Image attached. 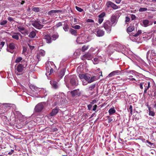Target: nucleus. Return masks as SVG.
Masks as SVG:
<instances>
[{
	"instance_id": "obj_48",
	"label": "nucleus",
	"mask_w": 156,
	"mask_h": 156,
	"mask_svg": "<svg viewBox=\"0 0 156 156\" xmlns=\"http://www.w3.org/2000/svg\"><path fill=\"white\" fill-rule=\"evenodd\" d=\"M85 75L86 74H79V76L80 78L82 80H83V79Z\"/></svg>"
},
{
	"instance_id": "obj_11",
	"label": "nucleus",
	"mask_w": 156,
	"mask_h": 156,
	"mask_svg": "<svg viewBox=\"0 0 156 156\" xmlns=\"http://www.w3.org/2000/svg\"><path fill=\"white\" fill-rule=\"evenodd\" d=\"M23 66L22 64H19L15 69L16 73L17 75H20V74H18V73H17V72L18 73H22L23 70Z\"/></svg>"
},
{
	"instance_id": "obj_23",
	"label": "nucleus",
	"mask_w": 156,
	"mask_h": 156,
	"mask_svg": "<svg viewBox=\"0 0 156 156\" xmlns=\"http://www.w3.org/2000/svg\"><path fill=\"white\" fill-rule=\"evenodd\" d=\"M11 35L12 36V37L16 40H18L19 39V36H21L20 34L19 33H13L11 34Z\"/></svg>"
},
{
	"instance_id": "obj_60",
	"label": "nucleus",
	"mask_w": 156,
	"mask_h": 156,
	"mask_svg": "<svg viewBox=\"0 0 156 156\" xmlns=\"http://www.w3.org/2000/svg\"><path fill=\"white\" fill-rule=\"evenodd\" d=\"M108 117L109 118L108 119V122L110 123L113 121L112 117Z\"/></svg>"
},
{
	"instance_id": "obj_38",
	"label": "nucleus",
	"mask_w": 156,
	"mask_h": 156,
	"mask_svg": "<svg viewBox=\"0 0 156 156\" xmlns=\"http://www.w3.org/2000/svg\"><path fill=\"white\" fill-rule=\"evenodd\" d=\"M38 53L41 56H44L45 54V52L43 50H41L39 51Z\"/></svg>"
},
{
	"instance_id": "obj_18",
	"label": "nucleus",
	"mask_w": 156,
	"mask_h": 156,
	"mask_svg": "<svg viewBox=\"0 0 156 156\" xmlns=\"http://www.w3.org/2000/svg\"><path fill=\"white\" fill-rule=\"evenodd\" d=\"M59 110V108L57 107H56L55 108L53 109L52 110L51 112L49 114L48 116L50 118L51 116H54L56 115V114L58 112Z\"/></svg>"
},
{
	"instance_id": "obj_33",
	"label": "nucleus",
	"mask_w": 156,
	"mask_h": 156,
	"mask_svg": "<svg viewBox=\"0 0 156 156\" xmlns=\"http://www.w3.org/2000/svg\"><path fill=\"white\" fill-rule=\"evenodd\" d=\"M56 13L55 10H51L48 12V14L51 16H53L54 15V13Z\"/></svg>"
},
{
	"instance_id": "obj_21",
	"label": "nucleus",
	"mask_w": 156,
	"mask_h": 156,
	"mask_svg": "<svg viewBox=\"0 0 156 156\" xmlns=\"http://www.w3.org/2000/svg\"><path fill=\"white\" fill-rule=\"evenodd\" d=\"M98 56L99 57V59H98L97 58H95L94 59V60L93 61V63L94 64H98V63L99 61H103L104 60V59L102 60V59H101V58H105L104 55L103 56L102 58H101V56Z\"/></svg>"
},
{
	"instance_id": "obj_30",
	"label": "nucleus",
	"mask_w": 156,
	"mask_h": 156,
	"mask_svg": "<svg viewBox=\"0 0 156 156\" xmlns=\"http://www.w3.org/2000/svg\"><path fill=\"white\" fill-rule=\"evenodd\" d=\"M40 92H44L43 95L41 97V98L45 97V96H47L48 93L47 91L46 90L44 89H41L40 90Z\"/></svg>"
},
{
	"instance_id": "obj_31",
	"label": "nucleus",
	"mask_w": 156,
	"mask_h": 156,
	"mask_svg": "<svg viewBox=\"0 0 156 156\" xmlns=\"http://www.w3.org/2000/svg\"><path fill=\"white\" fill-rule=\"evenodd\" d=\"M19 120L21 121H24V120L26 119V117L22 115L20 113H19Z\"/></svg>"
},
{
	"instance_id": "obj_58",
	"label": "nucleus",
	"mask_w": 156,
	"mask_h": 156,
	"mask_svg": "<svg viewBox=\"0 0 156 156\" xmlns=\"http://www.w3.org/2000/svg\"><path fill=\"white\" fill-rule=\"evenodd\" d=\"M86 22L87 23H94V20L92 19H88L87 20Z\"/></svg>"
},
{
	"instance_id": "obj_3",
	"label": "nucleus",
	"mask_w": 156,
	"mask_h": 156,
	"mask_svg": "<svg viewBox=\"0 0 156 156\" xmlns=\"http://www.w3.org/2000/svg\"><path fill=\"white\" fill-rule=\"evenodd\" d=\"M52 67H55V66L53 62H48L46 64V69L47 73L45 74L47 76L48 79L49 80H51V78L49 76H48V73H49V71L50 69Z\"/></svg>"
},
{
	"instance_id": "obj_2",
	"label": "nucleus",
	"mask_w": 156,
	"mask_h": 156,
	"mask_svg": "<svg viewBox=\"0 0 156 156\" xmlns=\"http://www.w3.org/2000/svg\"><path fill=\"white\" fill-rule=\"evenodd\" d=\"M29 86L32 92L31 93L33 94V95L31 96L32 97H38V94L39 93V94H44V92H40V90L41 89L39 88L38 87L34 86L31 84L29 85Z\"/></svg>"
},
{
	"instance_id": "obj_14",
	"label": "nucleus",
	"mask_w": 156,
	"mask_h": 156,
	"mask_svg": "<svg viewBox=\"0 0 156 156\" xmlns=\"http://www.w3.org/2000/svg\"><path fill=\"white\" fill-rule=\"evenodd\" d=\"M50 83L52 87L54 89H57L58 88L59 85L56 81L54 80H51L50 81Z\"/></svg>"
},
{
	"instance_id": "obj_62",
	"label": "nucleus",
	"mask_w": 156,
	"mask_h": 156,
	"mask_svg": "<svg viewBox=\"0 0 156 156\" xmlns=\"http://www.w3.org/2000/svg\"><path fill=\"white\" fill-rule=\"evenodd\" d=\"M41 56L39 54V53H38L36 56V57L37 59H38V61L40 60V58Z\"/></svg>"
},
{
	"instance_id": "obj_40",
	"label": "nucleus",
	"mask_w": 156,
	"mask_h": 156,
	"mask_svg": "<svg viewBox=\"0 0 156 156\" xmlns=\"http://www.w3.org/2000/svg\"><path fill=\"white\" fill-rule=\"evenodd\" d=\"M134 30V27H129L127 29V31L128 32H131Z\"/></svg>"
},
{
	"instance_id": "obj_57",
	"label": "nucleus",
	"mask_w": 156,
	"mask_h": 156,
	"mask_svg": "<svg viewBox=\"0 0 156 156\" xmlns=\"http://www.w3.org/2000/svg\"><path fill=\"white\" fill-rule=\"evenodd\" d=\"M149 115H150L153 116H154L155 113L153 112L150 111L149 112Z\"/></svg>"
},
{
	"instance_id": "obj_16",
	"label": "nucleus",
	"mask_w": 156,
	"mask_h": 156,
	"mask_svg": "<svg viewBox=\"0 0 156 156\" xmlns=\"http://www.w3.org/2000/svg\"><path fill=\"white\" fill-rule=\"evenodd\" d=\"M110 22L113 26H114L117 23L118 21V19L117 16L114 15L112 16L111 18Z\"/></svg>"
},
{
	"instance_id": "obj_22",
	"label": "nucleus",
	"mask_w": 156,
	"mask_h": 156,
	"mask_svg": "<svg viewBox=\"0 0 156 156\" xmlns=\"http://www.w3.org/2000/svg\"><path fill=\"white\" fill-rule=\"evenodd\" d=\"M148 94L150 96H154L156 95V90L155 89L154 90H150L147 92Z\"/></svg>"
},
{
	"instance_id": "obj_32",
	"label": "nucleus",
	"mask_w": 156,
	"mask_h": 156,
	"mask_svg": "<svg viewBox=\"0 0 156 156\" xmlns=\"http://www.w3.org/2000/svg\"><path fill=\"white\" fill-rule=\"evenodd\" d=\"M69 31L73 35L75 36H76V35L77 30H76L71 29L69 30Z\"/></svg>"
},
{
	"instance_id": "obj_47",
	"label": "nucleus",
	"mask_w": 156,
	"mask_h": 156,
	"mask_svg": "<svg viewBox=\"0 0 156 156\" xmlns=\"http://www.w3.org/2000/svg\"><path fill=\"white\" fill-rule=\"evenodd\" d=\"M129 112H130V114L131 115H132V106L131 105H130L129 108L128 109Z\"/></svg>"
},
{
	"instance_id": "obj_45",
	"label": "nucleus",
	"mask_w": 156,
	"mask_h": 156,
	"mask_svg": "<svg viewBox=\"0 0 156 156\" xmlns=\"http://www.w3.org/2000/svg\"><path fill=\"white\" fill-rule=\"evenodd\" d=\"M70 79V77H69L68 76H66L64 78V81L65 83L66 84L67 83L69 79Z\"/></svg>"
},
{
	"instance_id": "obj_51",
	"label": "nucleus",
	"mask_w": 156,
	"mask_h": 156,
	"mask_svg": "<svg viewBox=\"0 0 156 156\" xmlns=\"http://www.w3.org/2000/svg\"><path fill=\"white\" fill-rule=\"evenodd\" d=\"M75 8L76 10L79 12H81L83 11V9L77 6H76Z\"/></svg>"
},
{
	"instance_id": "obj_56",
	"label": "nucleus",
	"mask_w": 156,
	"mask_h": 156,
	"mask_svg": "<svg viewBox=\"0 0 156 156\" xmlns=\"http://www.w3.org/2000/svg\"><path fill=\"white\" fill-rule=\"evenodd\" d=\"M73 27L76 29H79L81 27L80 25H76Z\"/></svg>"
},
{
	"instance_id": "obj_59",
	"label": "nucleus",
	"mask_w": 156,
	"mask_h": 156,
	"mask_svg": "<svg viewBox=\"0 0 156 156\" xmlns=\"http://www.w3.org/2000/svg\"><path fill=\"white\" fill-rule=\"evenodd\" d=\"M62 25V24L61 22H58L56 25V27H58L60 26H61Z\"/></svg>"
},
{
	"instance_id": "obj_42",
	"label": "nucleus",
	"mask_w": 156,
	"mask_h": 156,
	"mask_svg": "<svg viewBox=\"0 0 156 156\" xmlns=\"http://www.w3.org/2000/svg\"><path fill=\"white\" fill-rule=\"evenodd\" d=\"M155 56H156V53H155V51L153 50H152L150 55V57L152 58V57H154Z\"/></svg>"
},
{
	"instance_id": "obj_34",
	"label": "nucleus",
	"mask_w": 156,
	"mask_h": 156,
	"mask_svg": "<svg viewBox=\"0 0 156 156\" xmlns=\"http://www.w3.org/2000/svg\"><path fill=\"white\" fill-rule=\"evenodd\" d=\"M65 70L64 69L61 70L60 72L59 76L61 78H62L65 74Z\"/></svg>"
},
{
	"instance_id": "obj_12",
	"label": "nucleus",
	"mask_w": 156,
	"mask_h": 156,
	"mask_svg": "<svg viewBox=\"0 0 156 156\" xmlns=\"http://www.w3.org/2000/svg\"><path fill=\"white\" fill-rule=\"evenodd\" d=\"M93 57L94 55L88 51L87 53L83 56V58L90 60Z\"/></svg>"
},
{
	"instance_id": "obj_36",
	"label": "nucleus",
	"mask_w": 156,
	"mask_h": 156,
	"mask_svg": "<svg viewBox=\"0 0 156 156\" xmlns=\"http://www.w3.org/2000/svg\"><path fill=\"white\" fill-rule=\"evenodd\" d=\"M90 77L88 75V74H86L83 79V80H85L86 81H87L88 83V82L90 81Z\"/></svg>"
},
{
	"instance_id": "obj_20",
	"label": "nucleus",
	"mask_w": 156,
	"mask_h": 156,
	"mask_svg": "<svg viewBox=\"0 0 156 156\" xmlns=\"http://www.w3.org/2000/svg\"><path fill=\"white\" fill-rule=\"evenodd\" d=\"M44 38L46 40L47 43H50L51 42V38L50 36L48 34H43Z\"/></svg>"
},
{
	"instance_id": "obj_29",
	"label": "nucleus",
	"mask_w": 156,
	"mask_h": 156,
	"mask_svg": "<svg viewBox=\"0 0 156 156\" xmlns=\"http://www.w3.org/2000/svg\"><path fill=\"white\" fill-rule=\"evenodd\" d=\"M36 35V33L34 31H33L30 32L29 35L28 36L30 37L33 38L35 37Z\"/></svg>"
},
{
	"instance_id": "obj_13",
	"label": "nucleus",
	"mask_w": 156,
	"mask_h": 156,
	"mask_svg": "<svg viewBox=\"0 0 156 156\" xmlns=\"http://www.w3.org/2000/svg\"><path fill=\"white\" fill-rule=\"evenodd\" d=\"M106 5L108 7H111L114 9H117L118 8L117 5L111 1L108 2L106 3Z\"/></svg>"
},
{
	"instance_id": "obj_4",
	"label": "nucleus",
	"mask_w": 156,
	"mask_h": 156,
	"mask_svg": "<svg viewBox=\"0 0 156 156\" xmlns=\"http://www.w3.org/2000/svg\"><path fill=\"white\" fill-rule=\"evenodd\" d=\"M103 26L107 32L110 33L111 31L112 27L113 25L109 21L107 20L104 23Z\"/></svg>"
},
{
	"instance_id": "obj_46",
	"label": "nucleus",
	"mask_w": 156,
	"mask_h": 156,
	"mask_svg": "<svg viewBox=\"0 0 156 156\" xmlns=\"http://www.w3.org/2000/svg\"><path fill=\"white\" fill-rule=\"evenodd\" d=\"M95 84H92L89 87L88 89L90 90H92L95 88Z\"/></svg>"
},
{
	"instance_id": "obj_49",
	"label": "nucleus",
	"mask_w": 156,
	"mask_h": 156,
	"mask_svg": "<svg viewBox=\"0 0 156 156\" xmlns=\"http://www.w3.org/2000/svg\"><path fill=\"white\" fill-rule=\"evenodd\" d=\"M7 23V21L6 20L2 21L0 23L1 25L3 26L5 25Z\"/></svg>"
},
{
	"instance_id": "obj_50",
	"label": "nucleus",
	"mask_w": 156,
	"mask_h": 156,
	"mask_svg": "<svg viewBox=\"0 0 156 156\" xmlns=\"http://www.w3.org/2000/svg\"><path fill=\"white\" fill-rule=\"evenodd\" d=\"M147 9L146 8H140L139 9V11L140 12H142L147 11Z\"/></svg>"
},
{
	"instance_id": "obj_52",
	"label": "nucleus",
	"mask_w": 156,
	"mask_h": 156,
	"mask_svg": "<svg viewBox=\"0 0 156 156\" xmlns=\"http://www.w3.org/2000/svg\"><path fill=\"white\" fill-rule=\"evenodd\" d=\"M32 10L35 12H39L40 11V9L38 7H34Z\"/></svg>"
},
{
	"instance_id": "obj_63",
	"label": "nucleus",
	"mask_w": 156,
	"mask_h": 156,
	"mask_svg": "<svg viewBox=\"0 0 156 156\" xmlns=\"http://www.w3.org/2000/svg\"><path fill=\"white\" fill-rule=\"evenodd\" d=\"M130 18L129 17H128V16L126 17L125 19V22L126 23L129 22L130 21Z\"/></svg>"
},
{
	"instance_id": "obj_6",
	"label": "nucleus",
	"mask_w": 156,
	"mask_h": 156,
	"mask_svg": "<svg viewBox=\"0 0 156 156\" xmlns=\"http://www.w3.org/2000/svg\"><path fill=\"white\" fill-rule=\"evenodd\" d=\"M70 83L73 86H76L78 84V80L75 75H71L70 77Z\"/></svg>"
},
{
	"instance_id": "obj_64",
	"label": "nucleus",
	"mask_w": 156,
	"mask_h": 156,
	"mask_svg": "<svg viewBox=\"0 0 156 156\" xmlns=\"http://www.w3.org/2000/svg\"><path fill=\"white\" fill-rule=\"evenodd\" d=\"M92 107V105L91 104H89L87 106L88 109L90 110Z\"/></svg>"
},
{
	"instance_id": "obj_17",
	"label": "nucleus",
	"mask_w": 156,
	"mask_h": 156,
	"mask_svg": "<svg viewBox=\"0 0 156 156\" xmlns=\"http://www.w3.org/2000/svg\"><path fill=\"white\" fill-rule=\"evenodd\" d=\"M126 48L124 45L119 44L117 48L116 51L119 52L123 53V52L126 50Z\"/></svg>"
},
{
	"instance_id": "obj_19",
	"label": "nucleus",
	"mask_w": 156,
	"mask_h": 156,
	"mask_svg": "<svg viewBox=\"0 0 156 156\" xmlns=\"http://www.w3.org/2000/svg\"><path fill=\"white\" fill-rule=\"evenodd\" d=\"M105 13L102 12L98 16V22L100 24H101L103 21V17L105 16Z\"/></svg>"
},
{
	"instance_id": "obj_8",
	"label": "nucleus",
	"mask_w": 156,
	"mask_h": 156,
	"mask_svg": "<svg viewBox=\"0 0 156 156\" xmlns=\"http://www.w3.org/2000/svg\"><path fill=\"white\" fill-rule=\"evenodd\" d=\"M116 48L112 44L109 45L106 51L110 55L112 54L116 50Z\"/></svg>"
},
{
	"instance_id": "obj_41",
	"label": "nucleus",
	"mask_w": 156,
	"mask_h": 156,
	"mask_svg": "<svg viewBox=\"0 0 156 156\" xmlns=\"http://www.w3.org/2000/svg\"><path fill=\"white\" fill-rule=\"evenodd\" d=\"M95 80L96 76H92L91 78H90V81L88 82V83H90Z\"/></svg>"
},
{
	"instance_id": "obj_27",
	"label": "nucleus",
	"mask_w": 156,
	"mask_h": 156,
	"mask_svg": "<svg viewBox=\"0 0 156 156\" xmlns=\"http://www.w3.org/2000/svg\"><path fill=\"white\" fill-rule=\"evenodd\" d=\"M149 21L148 20H144L142 21V25L144 27H147L149 25Z\"/></svg>"
},
{
	"instance_id": "obj_25",
	"label": "nucleus",
	"mask_w": 156,
	"mask_h": 156,
	"mask_svg": "<svg viewBox=\"0 0 156 156\" xmlns=\"http://www.w3.org/2000/svg\"><path fill=\"white\" fill-rule=\"evenodd\" d=\"M96 35L98 37H101L103 36L105 34V32L102 30H98L95 33Z\"/></svg>"
},
{
	"instance_id": "obj_35",
	"label": "nucleus",
	"mask_w": 156,
	"mask_h": 156,
	"mask_svg": "<svg viewBox=\"0 0 156 156\" xmlns=\"http://www.w3.org/2000/svg\"><path fill=\"white\" fill-rule=\"evenodd\" d=\"M79 91L78 90H75L73 91H72L71 92V94L73 97L75 96L76 95H78V91Z\"/></svg>"
},
{
	"instance_id": "obj_9",
	"label": "nucleus",
	"mask_w": 156,
	"mask_h": 156,
	"mask_svg": "<svg viewBox=\"0 0 156 156\" xmlns=\"http://www.w3.org/2000/svg\"><path fill=\"white\" fill-rule=\"evenodd\" d=\"M15 44L13 43H10L9 44L7 50L8 51L12 53L15 51Z\"/></svg>"
},
{
	"instance_id": "obj_54",
	"label": "nucleus",
	"mask_w": 156,
	"mask_h": 156,
	"mask_svg": "<svg viewBox=\"0 0 156 156\" xmlns=\"http://www.w3.org/2000/svg\"><path fill=\"white\" fill-rule=\"evenodd\" d=\"M54 67H52V68H51L50 69L49 71V73H48V76L51 75L53 72V69L55 68Z\"/></svg>"
},
{
	"instance_id": "obj_44",
	"label": "nucleus",
	"mask_w": 156,
	"mask_h": 156,
	"mask_svg": "<svg viewBox=\"0 0 156 156\" xmlns=\"http://www.w3.org/2000/svg\"><path fill=\"white\" fill-rule=\"evenodd\" d=\"M89 48L88 46H83L82 48V51H84L86 50H87Z\"/></svg>"
},
{
	"instance_id": "obj_43",
	"label": "nucleus",
	"mask_w": 156,
	"mask_h": 156,
	"mask_svg": "<svg viewBox=\"0 0 156 156\" xmlns=\"http://www.w3.org/2000/svg\"><path fill=\"white\" fill-rule=\"evenodd\" d=\"M23 59V58L21 57L17 58L15 60V62L16 63H18L20 62Z\"/></svg>"
},
{
	"instance_id": "obj_39",
	"label": "nucleus",
	"mask_w": 156,
	"mask_h": 156,
	"mask_svg": "<svg viewBox=\"0 0 156 156\" xmlns=\"http://www.w3.org/2000/svg\"><path fill=\"white\" fill-rule=\"evenodd\" d=\"M68 25L67 24H64V27H63V29L66 32L68 31Z\"/></svg>"
},
{
	"instance_id": "obj_61",
	"label": "nucleus",
	"mask_w": 156,
	"mask_h": 156,
	"mask_svg": "<svg viewBox=\"0 0 156 156\" xmlns=\"http://www.w3.org/2000/svg\"><path fill=\"white\" fill-rule=\"evenodd\" d=\"M4 106L6 107H9L11 105L9 103H4L3 104Z\"/></svg>"
},
{
	"instance_id": "obj_7",
	"label": "nucleus",
	"mask_w": 156,
	"mask_h": 156,
	"mask_svg": "<svg viewBox=\"0 0 156 156\" xmlns=\"http://www.w3.org/2000/svg\"><path fill=\"white\" fill-rule=\"evenodd\" d=\"M45 103L41 102L38 104L35 108V110L37 112H41L43 109Z\"/></svg>"
},
{
	"instance_id": "obj_53",
	"label": "nucleus",
	"mask_w": 156,
	"mask_h": 156,
	"mask_svg": "<svg viewBox=\"0 0 156 156\" xmlns=\"http://www.w3.org/2000/svg\"><path fill=\"white\" fill-rule=\"evenodd\" d=\"M142 33V31L141 30H138L137 32V33L135 34L133 36L135 37H137L139 34H140Z\"/></svg>"
},
{
	"instance_id": "obj_24",
	"label": "nucleus",
	"mask_w": 156,
	"mask_h": 156,
	"mask_svg": "<svg viewBox=\"0 0 156 156\" xmlns=\"http://www.w3.org/2000/svg\"><path fill=\"white\" fill-rule=\"evenodd\" d=\"M120 73V71L119 70L113 71L111 73L107 76L108 77H111L116 75H119Z\"/></svg>"
},
{
	"instance_id": "obj_55",
	"label": "nucleus",
	"mask_w": 156,
	"mask_h": 156,
	"mask_svg": "<svg viewBox=\"0 0 156 156\" xmlns=\"http://www.w3.org/2000/svg\"><path fill=\"white\" fill-rule=\"evenodd\" d=\"M27 48L25 47H23V54L25 55V53L27 51Z\"/></svg>"
},
{
	"instance_id": "obj_37",
	"label": "nucleus",
	"mask_w": 156,
	"mask_h": 156,
	"mask_svg": "<svg viewBox=\"0 0 156 156\" xmlns=\"http://www.w3.org/2000/svg\"><path fill=\"white\" fill-rule=\"evenodd\" d=\"M58 34H54L52 36L51 40H55L58 38Z\"/></svg>"
},
{
	"instance_id": "obj_10",
	"label": "nucleus",
	"mask_w": 156,
	"mask_h": 156,
	"mask_svg": "<svg viewBox=\"0 0 156 156\" xmlns=\"http://www.w3.org/2000/svg\"><path fill=\"white\" fill-rule=\"evenodd\" d=\"M41 22L37 20H35L32 23V25L35 28L38 29H41L43 27V26L41 24Z\"/></svg>"
},
{
	"instance_id": "obj_15",
	"label": "nucleus",
	"mask_w": 156,
	"mask_h": 156,
	"mask_svg": "<svg viewBox=\"0 0 156 156\" xmlns=\"http://www.w3.org/2000/svg\"><path fill=\"white\" fill-rule=\"evenodd\" d=\"M88 51L93 55L95 54H97V55H98V53L100 52V50L97 48H94L91 47L90 48Z\"/></svg>"
},
{
	"instance_id": "obj_5",
	"label": "nucleus",
	"mask_w": 156,
	"mask_h": 156,
	"mask_svg": "<svg viewBox=\"0 0 156 156\" xmlns=\"http://www.w3.org/2000/svg\"><path fill=\"white\" fill-rule=\"evenodd\" d=\"M140 88L141 89L143 88V87L144 88V94H146L147 92V90L150 87V83L149 82H146L145 83H141L139 84Z\"/></svg>"
},
{
	"instance_id": "obj_1",
	"label": "nucleus",
	"mask_w": 156,
	"mask_h": 156,
	"mask_svg": "<svg viewBox=\"0 0 156 156\" xmlns=\"http://www.w3.org/2000/svg\"><path fill=\"white\" fill-rule=\"evenodd\" d=\"M54 100L56 104H64L66 103V100L64 98L63 94L55 95L54 97Z\"/></svg>"
},
{
	"instance_id": "obj_28",
	"label": "nucleus",
	"mask_w": 156,
	"mask_h": 156,
	"mask_svg": "<svg viewBox=\"0 0 156 156\" xmlns=\"http://www.w3.org/2000/svg\"><path fill=\"white\" fill-rule=\"evenodd\" d=\"M108 113L110 115H112L115 112V110L114 107L110 108L108 110Z\"/></svg>"
},
{
	"instance_id": "obj_26",
	"label": "nucleus",
	"mask_w": 156,
	"mask_h": 156,
	"mask_svg": "<svg viewBox=\"0 0 156 156\" xmlns=\"http://www.w3.org/2000/svg\"><path fill=\"white\" fill-rule=\"evenodd\" d=\"M17 28L18 30L22 34H25V32H22L23 31L25 30V29L23 27L21 26H19V27H17Z\"/></svg>"
}]
</instances>
